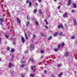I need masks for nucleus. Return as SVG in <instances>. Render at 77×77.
Instances as JSON below:
<instances>
[{"mask_svg": "<svg viewBox=\"0 0 77 77\" xmlns=\"http://www.w3.org/2000/svg\"><path fill=\"white\" fill-rule=\"evenodd\" d=\"M29 22H27L26 23V26H29Z\"/></svg>", "mask_w": 77, "mask_h": 77, "instance_id": "5701e85b", "label": "nucleus"}, {"mask_svg": "<svg viewBox=\"0 0 77 77\" xmlns=\"http://www.w3.org/2000/svg\"><path fill=\"white\" fill-rule=\"evenodd\" d=\"M33 0V1H34V0Z\"/></svg>", "mask_w": 77, "mask_h": 77, "instance_id": "69168bd1", "label": "nucleus"}, {"mask_svg": "<svg viewBox=\"0 0 77 77\" xmlns=\"http://www.w3.org/2000/svg\"><path fill=\"white\" fill-rule=\"evenodd\" d=\"M28 35L29 36H30V34L29 33V32H28Z\"/></svg>", "mask_w": 77, "mask_h": 77, "instance_id": "3c124183", "label": "nucleus"}, {"mask_svg": "<svg viewBox=\"0 0 77 77\" xmlns=\"http://www.w3.org/2000/svg\"><path fill=\"white\" fill-rule=\"evenodd\" d=\"M74 26H76L77 25V23H76V20H74Z\"/></svg>", "mask_w": 77, "mask_h": 77, "instance_id": "9d476101", "label": "nucleus"}, {"mask_svg": "<svg viewBox=\"0 0 77 77\" xmlns=\"http://www.w3.org/2000/svg\"><path fill=\"white\" fill-rule=\"evenodd\" d=\"M30 75L31 77H33L34 75H33V74H31Z\"/></svg>", "mask_w": 77, "mask_h": 77, "instance_id": "79ce46f5", "label": "nucleus"}, {"mask_svg": "<svg viewBox=\"0 0 77 77\" xmlns=\"http://www.w3.org/2000/svg\"><path fill=\"white\" fill-rule=\"evenodd\" d=\"M15 43L14 42V43H13V45H15Z\"/></svg>", "mask_w": 77, "mask_h": 77, "instance_id": "6e6d98bb", "label": "nucleus"}, {"mask_svg": "<svg viewBox=\"0 0 77 77\" xmlns=\"http://www.w3.org/2000/svg\"><path fill=\"white\" fill-rule=\"evenodd\" d=\"M29 6H30L32 5V3H31V2H29Z\"/></svg>", "mask_w": 77, "mask_h": 77, "instance_id": "2f4dec72", "label": "nucleus"}, {"mask_svg": "<svg viewBox=\"0 0 77 77\" xmlns=\"http://www.w3.org/2000/svg\"><path fill=\"white\" fill-rule=\"evenodd\" d=\"M59 50V49H58V48H57H57L55 49H54V51H56V52L57 51H58V50Z\"/></svg>", "mask_w": 77, "mask_h": 77, "instance_id": "c85d7f7f", "label": "nucleus"}, {"mask_svg": "<svg viewBox=\"0 0 77 77\" xmlns=\"http://www.w3.org/2000/svg\"><path fill=\"white\" fill-rule=\"evenodd\" d=\"M45 22H47V21L46 20H45Z\"/></svg>", "mask_w": 77, "mask_h": 77, "instance_id": "5fc2aeb1", "label": "nucleus"}, {"mask_svg": "<svg viewBox=\"0 0 77 77\" xmlns=\"http://www.w3.org/2000/svg\"><path fill=\"white\" fill-rule=\"evenodd\" d=\"M46 24H48V22H46Z\"/></svg>", "mask_w": 77, "mask_h": 77, "instance_id": "09e8293b", "label": "nucleus"}, {"mask_svg": "<svg viewBox=\"0 0 77 77\" xmlns=\"http://www.w3.org/2000/svg\"><path fill=\"white\" fill-rule=\"evenodd\" d=\"M33 12L34 14H36V12H37V9H35L34 10Z\"/></svg>", "mask_w": 77, "mask_h": 77, "instance_id": "f8f14e48", "label": "nucleus"}, {"mask_svg": "<svg viewBox=\"0 0 77 77\" xmlns=\"http://www.w3.org/2000/svg\"><path fill=\"white\" fill-rule=\"evenodd\" d=\"M71 38L72 39H74L75 38V37L74 36H72L71 37Z\"/></svg>", "mask_w": 77, "mask_h": 77, "instance_id": "f3484780", "label": "nucleus"}, {"mask_svg": "<svg viewBox=\"0 0 77 77\" xmlns=\"http://www.w3.org/2000/svg\"><path fill=\"white\" fill-rule=\"evenodd\" d=\"M1 60H2V59H1V58H0V62H1Z\"/></svg>", "mask_w": 77, "mask_h": 77, "instance_id": "13d9d810", "label": "nucleus"}, {"mask_svg": "<svg viewBox=\"0 0 77 77\" xmlns=\"http://www.w3.org/2000/svg\"><path fill=\"white\" fill-rule=\"evenodd\" d=\"M12 63H9L8 64V67L10 68H12Z\"/></svg>", "mask_w": 77, "mask_h": 77, "instance_id": "20e7f679", "label": "nucleus"}, {"mask_svg": "<svg viewBox=\"0 0 77 77\" xmlns=\"http://www.w3.org/2000/svg\"><path fill=\"white\" fill-rule=\"evenodd\" d=\"M27 19L28 20H30V18L29 17V16H27L26 17Z\"/></svg>", "mask_w": 77, "mask_h": 77, "instance_id": "aec40b11", "label": "nucleus"}, {"mask_svg": "<svg viewBox=\"0 0 77 77\" xmlns=\"http://www.w3.org/2000/svg\"><path fill=\"white\" fill-rule=\"evenodd\" d=\"M61 66H62V65L60 64H59L58 65V67H61Z\"/></svg>", "mask_w": 77, "mask_h": 77, "instance_id": "7c9ffc66", "label": "nucleus"}, {"mask_svg": "<svg viewBox=\"0 0 77 77\" xmlns=\"http://www.w3.org/2000/svg\"><path fill=\"white\" fill-rule=\"evenodd\" d=\"M21 41L22 43H24L25 42V38H24L23 37H21Z\"/></svg>", "mask_w": 77, "mask_h": 77, "instance_id": "7ed1b4c3", "label": "nucleus"}, {"mask_svg": "<svg viewBox=\"0 0 77 77\" xmlns=\"http://www.w3.org/2000/svg\"><path fill=\"white\" fill-rule=\"evenodd\" d=\"M63 32H61L60 33L59 35H61L62 36H65V34H63Z\"/></svg>", "mask_w": 77, "mask_h": 77, "instance_id": "6e6552de", "label": "nucleus"}, {"mask_svg": "<svg viewBox=\"0 0 77 77\" xmlns=\"http://www.w3.org/2000/svg\"><path fill=\"white\" fill-rule=\"evenodd\" d=\"M17 22H18V23H21L20 20L18 19V18H17Z\"/></svg>", "mask_w": 77, "mask_h": 77, "instance_id": "2eb2a0df", "label": "nucleus"}, {"mask_svg": "<svg viewBox=\"0 0 77 77\" xmlns=\"http://www.w3.org/2000/svg\"><path fill=\"white\" fill-rule=\"evenodd\" d=\"M0 21L2 22H3V19H1Z\"/></svg>", "mask_w": 77, "mask_h": 77, "instance_id": "58836bf2", "label": "nucleus"}, {"mask_svg": "<svg viewBox=\"0 0 77 77\" xmlns=\"http://www.w3.org/2000/svg\"><path fill=\"white\" fill-rule=\"evenodd\" d=\"M30 60H31V61L32 62H35V60L32 58L30 59Z\"/></svg>", "mask_w": 77, "mask_h": 77, "instance_id": "4468645a", "label": "nucleus"}, {"mask_svg": "<svg viewBox=\"0 0 77 77\" xmlns=\"http://www.w3.org/2000/svg\"><path fill=\"white\" fill-rule=\"evenodd\" d=\"M38 1L40 3H41V0H38Z\"/></svg>", "mask_w": 77, "mask_h": 77, "instance_id": "de8ad7c7", "label": "nucleus"}, {"mask_svg": "<svg viewBox=\"0 0 77 77\" xmlns=\"http://www.w3.org/2000/svg\"><path fill=\"white\" fill-rule=\"evenodd\" d=\"M64 56L66 57H68L69 56V53L68 51H66L64 54Z\"/></svg>", "mask_w": 77, "mask_h": 77, "instance_id": "f03ea898", "label": "nucleus"}, {"mask_svg": "<svg viewBox=\"0 0 77 77\" xmlns=\"http://www.w3.org/2000/svg\"><path fill=\"white\" fill-rule=\"evenodd\" d=\"M30 2V0H28L26 1V3H29Z\"/></svg>", "mask_w": 77, "mask_h": 77, "instance_id": "e433bc0d", "label": "nucleus"}, {"mask_svg": "<svg viewBox=\"0 0 77 77\" xmlns=\"http://www.w3.org/2000/svg\"><path fill=\"white\" fill-rule=\"evenodd\" d=\"M35 24L37 26H38V22L37 21L35 22Z\"/></svg>", "mask_w": 77, "mask_h": 77, "instance_id": "c9c22d12", "label": "nucleus"}, {"mask_svg": "<svg viewBox=\"0 0 77 77\" xmlns=\"http://www.w3.org/2000/svg\"><path fill=\"white\" fill-rule=\"evenodd\" d=\"M34 20V19H32V20Z\"/></svg>", "mask_w": 77, "mask_h": 77, "instance_id": "e2e57ef3", "label": "nucleus"}, {"mask_svg": "<svg viewBox=\"0 0 77 77\" xmlns=\"http://www.w3.org/2000/svg\"><path fill=\"white\" fill-rule=\"evenodd\" d=\"M27 52H28V51H25V53L26 54V53H27Z\"/></svg>", "mask_w": 77, "mask_h": 77, "instance_id": "c03bdc74", "label": "nucleus"}, {"mask_svg": "<svg viewBox=\"0 0 77 77\" xmlns=\"http://www.w3.org/2000/svg\"><path fill=\"white\" fill-rule=\"evenodd\" d=\"M41 53H44V50H42L41 51H40Z\"/></svg>", "mask_w": 77, "mask_h": 77, "instance_id": "c756f323", "label": "nucleus"}, {"mask_svg": "<svg viewBox=\"0 0 77 77\" xmlns=\"http://www.w3.org/2000/svg\"><path fill=\"white\" fill-rule=\"evenodd\" d=\"M14 51H15L14 49H12L11 50V53H14Z\"/></svg>", "mask_w": 77, "mask_h": 77, "instance_id": "b1692460", "label": "nucleus"}, {"mask_svg": "<svg viewBox=\"0 0 77 77\" xmlns=\"http://www.w3.org/2000/svg\"><path fill=\"white\" fill-rule=\"evenodd\" d=\"M5 36L6 38H9V35H5Z\"/></svg>", "mask_w": 77, "mask_h": 77, "instance_id": "412c9836", "label": "nucleus"}, {"mask_svg": "<svg viewBox=\"0 0 77 77\" xmlns=\"http://www.w3.org/2000/svg\"><path fill=\"white\" fill-rule=\"evenodd\" d=\"M21 64L22 65L20 66V68H24V66H25V64H26V61H25L24 59H22L21 60Z\"/></svg>", "mask_w": 77, "mask_h": 77, "instance_id": "f257e3e1", "label": "nucleus"}, {"mask_svg": "<svg viewBox=\"0 0 77 77\" xmlns=\"http://www.w3.org/2000/svg\"><path fill=\"white\" fill-rule=\"evenodd\" d=\"M52 38V37L51 36H50L48 38V40H50V39H51V38Z\"/></svg>", "mask_w": 77, "mask_h": 77, "instance_id": "a878e982", "label": "nucleus"}, {"mask_svg": "<svg viewBox=\"0 0 77 77\" xmlns=\"http://www.w3.org/2000/svg\"><path fill=\"white\" fill-rule=\"evenodd\" d=\"M73 8H76L77 6H76V4L75 3H73Z\"/></svg>", "mask_w": 77, "mask_h": 77, "instance_id": "dca6fc26", "label": "nucleus"}, {"mask_svg": "<svg viewBox=\"0 0 77 77\" xmlns=\"http://www.w3.org/2000/svg\"><path fill=\"white\" fill-rule=\"evenodd\" d=\"M45 27L46 29H48V27L47 26H45Z\"/></svg>", "mask_w": 77, "mask_h": 77, "instance_id": "72a5a7b5", "label": "nucleus"}, {"mask_svg": "<svg viewBox=\"0 0 77 77\" xmlns=\"http://www.w3.org/2000/svg\"><path fill=\"white\" fill-rule=\"evenodd\" d=\"M71 12L72 13H75V11L74 10H72L71 11Z\"/></svg>", "mask_w": 77, "mask_h": 77, "instance_id": "473e14b6", "label": "nucleus"}, {"mask_svg": "<svg viewBox=\"0 0 77 77\" xmlns=\"http://www.w3.org/2000/svg\"><path fill=\"white\" fill-rule=\"evenodd\" d=\"M74 73L75 74H76V71H75L74 72Z\"/></svg>", "mask_w": 77, "mask_h": 77, "instance_id": "864d4df0", "label": "nucleus"}, {"mask_svg": "<svg viewBox=\"0 0 77 77\" xmlns=\"http://www.w3.org/2000/svg\"><path fill=\"white\" fill-rule=\"evenodd\" d=\"M61 27L63 28V27H62V25L60 24L58 26V28L59 29H60Z\"/></svg>", "mask_w": 77, "mask_h": 77, "instance_id": "9b49d317", "label": "nucleus"}, {"mask_svg": "<svg viewBox=\"0 0 77 77\" xmlns=\"http://www.w3.org/2000/svg\"><path fill=\"white\" fill-rule=\"evenodd\" d=\"M7 49L8 50H10V48H9V47H7Z\"/></svg>", "mask_w": 77, "mask_h": 77, "instance_id": "4c0bfd02", "label": "nucleus"}, {"mask_svg": "<svg viewBox=\"0 0 77 77\" xmlns=\"http://www.w3.org/2000/svg\"><path fill=\"white\" fill-rule=\"evenodd\" d=\"M60 4V3H59Z\"/></svg>", "mask_w": 77, "mask_h": 77, "instance_id": "0e129e2a", "label": "nucleus"}, {"mask_svg": "<svg viewBox=\"0 0 77 77\" xmlns=\"http://www.w3.org/2000/svg\"><path fill=\"white\" fill-rule=\"evenodd\" d=\"M71 2H68V4L67 5L68 6H70V5H71Z\"/></svg>", "mask_w": 77, "mask_h": 77, "instance_id": "393cba45", "label": "nucleus"}, {"mask_svg": "<svg viewBox=\"0 0 77 77\" xmlns=\"http://www.w3.org/2000/svg\"><path fill=\"white\" fill-rule=\"evenodd\" d=\"M58 34L57 32H55L54 34V37H56L57 36Z\"/></svg>", "mask_w": 77, "mask_h": 77, "instance_id": "1a4fd4ad", "label": "nucleus"}, {"mask_svg": "<svg viewBox=\"0 0 77 77\" xmlns=\"http://www.w3.org/2000/svg\"><path fill=\"white\" fill-rule=\"evenodd\" d=\"M59 12H61V11H60V10L59 11Z\"/></svg>", "mask_w": 77, "mask_h": 77, "instance_id": "bf43d9fd", "label": "nucleus"}, {"mask_svg": "<svg viewBox=\"0 0 77 77\" xmlns=\"http://www.w3.org/2000/svg\"><path fill=\"white\" fill-rule=\"evenodd\" d=\"M67 15H68V14H67V13H66L63 14V17H66Z\"/></svg>", "mask_w": 77, "mask_h": 77, "instance_id": "423d86ee", "label": "nucleus"}, {"mask_svg": "<svg viewBox=\"0 0 77 77\" xmlns=\"http://www.w3.org/2000/svg\"><path fill=\"white\" fill-rule=\"evenodd\" d=\"M35 66H34L33 67L32 66L31 67V69L34 72H35V71H36V69L34 68H35Z\"/></svg>", "mask_w": 77, "mask_h": 77, "instance_id": "39448f33", "label": "nucleus"}, {"mask_svg": "<svg viewBox=\"0 0 77 77\" xmlns=\"http://www.w3.org/2000/svg\"><path fill=\"white\" fill-rule=\"evenodd\" d=\"M30 47H31L30 49H32L33 50L34 49V48H35V46L32 45H31Z\"/></svg>", "mask_w": 77, "mask_h": 77, "instance_id": "0eeeda50", "label": "nucleus"}, {"mask_svg": "<svg viewBox=\"0 0 77 77\" xmlns=\"http://www.w3.org/2000/svg\"><path fill=\"white\" fill-rule=\"evenodd\" d=\"M62 75V73H60L58 77H61V76Z\"/></svg>", "mask_w": 77, "mask_h": 77, "instance_id": "4be33fe9", "label": "nucleus"}, {"mask_svg": "<svg viewBox=\"0 0 77 77\" xmlns=\"http://www.w3.org/2000/svg\"><path fill=\"white\" fill-rule=\"evenodd\" d=\"M54 2H56L57 1V0H54Z\"/></svg>", "mask_w": 77, "mask_h": 77, "instance_id": "4d7b16f0", "label": "nucleus"}, {"mask_svg": "<svg viewBox=\"0 0 77 77\" xmlns=\"http://www.w3.org/2000/svg\"><path fill=\"white\" fill-rule=\"evenodd\" d=\"M60 45L59 44L58 46V50H59V48H60Z\"/></svg>", "mask_w": 77, "mask_h": 77, "instance_id": "cd10ccee", "label": "nucleus"}, {"mask_svg": "<svg viewBox=\"0 0 77 77\" xmlns=\"http://www.w3.org/2000/svg\"><path fill=\"white\" fill-rule=\"evenodd\" d=\"M10 56H12V58H11V61H12L13 60V56L11 54H10Z\"/></svg>", "mask_w": 77, "mask_h": 77, "instance_id": "a211bd4d", "label": "nucleus"}, {"mask_svg": "<svg viewBox=\"0 0 77 77\" xmlns=\"http://www.w3.org/2000/svg\"><path fill=\"white\" fill-rule=\"evenodd\" d=\"M46 72H47V71L45 70L44 71V74H46Z\"/></svg>", "mask_w": 77, "mask_h": 77, "instance_id": "a19ab883", "label": "nucleus"}, {"mask_svg": "<svg viewBox=\"0 0 77 77\" xmlns=\"http://www.w3.org/2000/svg\"><path fill=\"white\" fill-rule=\"evenodd\" d=\"M35 6H37L38 5V4L37 3H35Z\"/></svg>", "mask_w": 77, "mask_h": 77, "instance_id": "a18cd8bd", "label": "nucleus"}, {"mask_svg": "<svg viewBox=\"0 0 77 77\" xmlns=\"http://www.w3.org/2000/svg\"><path fill=\"white\" fill-rule=\"evenodd\" d=\"M60 6H59L57 7V9H60Z\"/></svg>", "mask_w": 77, "mask_h": 77, "instance_id": "f704fd0d", "label": "nucleus"}, {"mask_svg": "<svg viewBox=\"0 0 77 77\" xmlns=\"http://www.w3.org/2000/svg\"><path fill=\"white\" fill-rule=\"evenodd\" d=\"M64 26H65V27H66L67 26L66 25V24H64Z\"/></svg>", "mask_w": 77, "mask_h": 77, "instance_id": "37998d69", "label": "nucleus"}, {"mask_svg": "<svg viewBox=\"0 0 77 77\" xmlns=\"http://www.w3.org/2000/svg\"><path fill=\"white\" fill-rule=\"evenodd\" d=\"M11 74H14V72H13V71L12 72H11Z\"/></svg>", "mask_w": 77, "mask_h": 77, "instance_id": "8fccbe9b", "label": "nucleus"}, {"mask_svg": "<svg viewBox=\"0 0 77 77\" xmlns=\"http://www.w3.org/2000/svg\"><path fill=\"white\" fill-rule=\"evenodd\" d=\"M64 45H65V43H62L61 44V46H62V47H64Z\"/></svg>", "mask_w": 77, "mask_h": 77, "instance_id": "bb28decb", "label": "nucleus"}, {"mask_svg": "<svg viewBox=\"0 0 77 77\" xmlns=\"http://www.w3.org/2000/svg\"><path fill=\"white\" fill-rule=\"evenodd\" d=\"M36 37V35L35 34H34L33 35V38H35Z\"/></svg>", "mask_w": 77, "mask_h": 77, "instance_id": "ea45409f", "label": "nucleus"}, {"mask_svg": "<svg viewBox=\"0 0 77 77\" xmlns=\"http://www.w3.org/2000/svg\"><path fill=\"white\" fill-rule=\"evenodd\" d=\"M39 11V12L40 13V14H42V11H41V10L40 9L38 10Z\"/></svg>", "mask_w": 77, "mask_h": 77, "instance_id": "6ab92c4d", "label": "nucleus"}, {"mask_svg": "<svg viewBox=\"0 0 77 77\" xmlns=\"http://www.w3.org/2000/svg\"><path fill=\"white\" fill-rule=\"evenodd\" d=\"M71 0H69V2H71Z\"/></svg>", "mask_w": 77, "mask_h": 77, "instance_id": "603ef678", "label": "nucleus"}, {"mask_svg": "<svg viewBox=\"0 0 77 77\" xmlns=\"http://www.w3.org/2000/svg\"><path fill=\"white\" fill-rule=\"evenodd\" d=\"M22 77H25L24 76H22Z\"/></svg>", "mask_w": 77, "mask_h": 77, "instance_id": "680f3d73", "label": "nucleus"}, {"mask_svg": "<svg viewBox=\"0 0 77 77\" xmlns=\"http://www.w3.org/2000/svg\"><path fill=\"white\" fill-rule=\"evenodd\" d=\"M25 36L26 39L27 40L28 39V37H27V34L26 33H25Z\"/></svg>", "mask_w": 77, "mask_h": 77, "instance_id": "ddd939ff", "label": "nucleus"}, {"mask_svg": "<svg viewBox=\"0 0 77 77\" xmlns=\"http://www.w3.org/2000/svg\"><path fill=\"white\" fill-rule=\"evenodd\" d=\"M1 41H2V38H0V44H1Z\"/></svg>", "mask_w": 77, "mask_h": 77, "instance_id": "49530a36", "label": "nucleus"}, {"mask_svg": "<svg viewBox=\"0 0 77 77\" xmlns=\"http://www.w3.org/2000/svg\"><path fill=\"white\" fill-rule=\"evenodd\" d=\"M42 6L43 7V5H42Z\"/></svg>", "mask_w": 77, "mask_h": 77, "instance_id": "052dcab7", "label": "nucleus"}]
</instances>
